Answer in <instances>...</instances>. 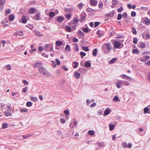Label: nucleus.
<instances>
[{"label": "nucleus", "instance_id": "0eeeda50", "mask_svg": "<svg viewBox=\"0 0 150 150\" xmlns=\"http://www.w3.org/2000/svg\"><path fill=\"white\" fill-rule=\"evenodd\" d=\"M142 21L146 25H149L150 24V20L146 17L144 18L143 19Z\"/></svg>", "mask_w": 150, "mask_h": 150}, {"label": "nucleus", "instance_id": "9b49d317", "mask_svg": "<svg viewBox=\"0 0 150 150\" xmlns=\"http://www.w3.org/2000/svg\"><path fill=\"white\" fill-rule=\"evenodd\" d=\"M14 34L16 36L19 35L20 36H23L24 35L23 32L22 30H20L19 31H17L15 32Z\"/></svg>", "mask_w": 150, "mask_h": 150}, {"label": "nucleus", "instance_id": "4c0bfd02", "mask_svg": "<svg viewBox=\"0 0 150 150\" xmlns=\"http://www.w3.org/2000/svg\"><path fill=\"white\" fill-rule=\"evenodd\" d=\"M115 127V126L112 124H110L109 125V128L110 131L112 130Z\"/></svg>", "mask_w": 150, "mask_h": 150}, {"label": "nucleus", "instance_id": "58836bf2", "mask_svg": "<svg viewBox=\"0 0 150 150\" xmlns=\"http://www.w3.org/2000/svg\"><path fill=\"white\" fill-rule=\"evenodd\" d=\"M77 7L80 10H81L82 8L83 7L82 3V2H80L79 3Z\"/></svg>", "mask_w": 150, "mask_h": 150}, {"label": "nucleus", "instance_id": "4be33fe9", "mask_svg": "<svg viewBox=\"0 0 150 150\" xmlns=\"http://www.w3.org/2000/svg\"><path fill=\"white\" fill-rule=\"evenodd\" d=\"M72 21L74 24L78 23L79 22V20L78 18V17H74L73 19V20Z\"/></svg>", "mask_w": 150, "mask_h": 150}, {"label": "nucleus", "instance_id": "c756f323", "mask_svg": "<svg viewBox=\"0 0 150 150\" xmlns=\"http://www.w3.org/2000/svg\"><path fill=\"white\" fill-rule=\"evenodd\" d=\"M88 133L89 135L92 136L95 134V132L93 130H90L88 131Z\"/></svg>", "mask_w": 150, "mask_h": 150}, {"label": "nucleus", "instance_id": "5701e85b", "mask_svg": "<svg viewBox=\"0 0 150 150\" xmlns=\"http://www.w3.org/2000/svg\"><path fill=\"white\" fill-rule=\"evenodd\" d=\"M11 112L8 110L6 111L5 112V115L7 117L11 116L12 115V114Z\"/></svg>", "mask_w": 150, "mask_h": 150}, {"label": "nucleus", "instance_id": "f8f14e48", "mask_svg": "<svg viewBox=\"0 0 150 150\" xmlns=\"http://www.w3.org/2000/svg\"><path fill=\"white\" fill-rule=\"evenodd\" d=\"M64 29L67 32H71V28L69 26L67 25L66 26Z\"/></svg>", "mask_w": 150, "mask_h": 150}, {"label": "nucleus", "instance_id": "b1692460", "mask_svg": "<svg viewBox=\"0 0 150 150\" xmlns=\"http://www.w3.org/2000/svg\"><path fill=\"white\" fill-rule=\"evenodd\" d=\"M139 47L141 48H143L145 47V44L144 42L139 43L138 44Z\"/></svg>", "mask_w": 150, "mask_h": 150}, {"label": "nucleus", "instance_id": "37998d69", "mask_svg": "<svg viewBox=\"0 0 150 150\" xmlns=\"http://www.w3.org/2000/svg\"><path fill=\"white\" fill-rule=\"evenodd\" d=\"M32 105V103L30 101L27 102L26 103V105L28 107H31Z\"/></svg>", "mask_w": 150, "mask_h": 150}, {"label": "nucleus", "instance_id": "680f3d73", "mask_svg": "<svg viewBox=\"0 0 150 150\" xmlns=\"http://www.w3.org/2000/svg\"><path fill=\"white\" fill-rule=\"evenodd\" d=\"M7 110H8L9 111H11V106L9 105H8L7 106V107L6 108Z\"/></svg>", "mask_w": 150, "mask_h": 150}, {"label": "nucleus", "instance_id": "423d86ee", "mask_svg": "<svg viewBox=\"0 0 150 150\" xmlns=\"http://www.w3.org/2000/svg\"><path fill=\"white\" fill-rule=\"evenodd\" d=\"M27 21L26 17L25 15H23L22 16V18L19 20V21L20 23H26L27 22Z\"/></svg>", "mask_w": 150, "mask_h": 150}, {"label": "nucleus", "instance_id": "c03bdc74", "mask_svg": "<svg viewBox=\"0 0 150 150\" xmlns=\"http://www.w3.org/2000/svg\"><path fill=\"white\" fill-rule=\"evenodd\" d=\"M80 54L81 56V58H83V57L85 56L86 55V53L83 52H80Z\"/></svg>", "mask_w": 150, "mask_h": 150}, {"label": "nucleus", "instance_id": "2eb2a0df", "mask_svg": "<svg viewBox=\"0 0 150 150\" xmlns=\"http://www.w3.org/2000/svg\"><path fill=\"white\" fill-rule=\"evenodd\" d=\"M122 78L124 79L128 80L129 81H131L132 80V79L128 76H122Z\"/></svg>", "mask_w": 150, "mask_h": 150}, {"label": "nucleus", "instance_id": "a19ab883", "mask_svg": "<svg viewBox=\"0 0 150 150\" xmlns=\"http://www.w3.org/2000/svg\"><path fill=\"white\" fill-rule=\"evenodd\" d=\"M80 16H81V20H80L81 21H83L86 18V16H83L82 15H81Z\"/></svg>", "mask_w": 150, "mask_h": 150}, {"label": "nucleus", "instance_id": "cd10ccee", "mask_svg": "<svg viewBox=\"0 0 150 150\" xmlns=\"http://www.w3.org/2000/svg\"><path fill=\"white\" fill-rule=\"evenodd\" d=\"M5 67L8 70H10L11 69V66L10 64H7L5 66Z\"/></svg>", "mask_w": 150, "mask_h": 150}, {"label": "nucleus", "instance_id": "774afa93", "mask_svg": "<svg viewBox=\"0 0 150 150\" xmlns=\"http://www.w3.org/2000/svg\"><path fill=\"white\" fill-rule=\"evenodd\" d=\"M98 6L99 8H102L103 6V3L101 1L99 2L98 4Z\"/></svg>", "mask_w": 150, "mask_h": 150}, {"label": "nucleus", "instance_id": "f257e3e1", "mask_svg": "<svg viewBox=\"0 0 150 150\" xmlns=\"http://www.w3.org/2000/svg\"><path fill=\"white\" fill-rule=\"evenodd\" d=\"M101 48L104 53L107 54L109 53L110 51L112 49V46L110 43H108L103 45Z\"/></svg>", "mask_w": 150, "mask_h": 150}, {"label": "nucleus", "instance_id": "a18cd8bd", "mask_svg": "<svg viewBox=\"0 0 150 150\" xmlns=\"http://www.w3.org/2000/svg\"><path fill=\"white\" fill-rule=\"evenodd\" d=\"M122 18V15L121 13H119L118 14L117 19L118 20H121Z\"/></svg>", "mask_w": 150, "mask_h": 150}, {"label": "nucleus", "instance_id": "7ed1b4c3", "mask_svg": "<svg viewBox=\"0 0 150 150\" xmlns=\"http://www.w3.org/2000/svg\"><path fill=\"white\" fill-rule=\"evenodd\" d=\"M38 70L42 74H48V72L42 66H40Z\"/></svg>", "mask_w": 150, "mask_h": 150}, {"label": "nucleus", "instance_id": "393cba45", "mask_svg": "<svg viewBox=\"0 0 150 150\" xmlns=\"http://www.w3.org/2000/svg\"><path fill=\"white\" fill-rule=\"evenodd\" d=\"M63 42L61 41H57L55 42V44L57 46H61L63 44Z\"/></svg>", "mask_w": 150, "mask_h": 150}, {"label": "nucleus", "instance_id": "ddd939ff", "mask_svg": "<svg viewBox=\"0 0 150 150\" xmlns=\"http://www.w3.org/2000/svg\"><path fill=\"white\" fill-rule=\"evenodd\" d=\"M64 20V18L62 16H59L57 19V21L59 23H62Z\"/></svg>", "mask_w": 150, "mask_h": 150}, {"label": "nucleus", "instance_id": "e433bc0d", "mask_svg": "<svg viewBox=\"0 0 150 150\" xmlns=\"http://www.w3.org/2000/svg\"><path fill=\"white\" fill-rule=\"evenodd\" d=\"M149 109L147 107L145 108L144 110V113L146 114L148 113L149 111Z\"/></svg>", "mask_w": 150, "mask_h": 150}, {"label": "nucleus", "instance_id": "bf43d9fd", "mask_svg": "<svg viewBox=\"0 0 150 150\" xmlns=\"http://www.w3.org/2000/svg\"><path fill=\"white\" fill-rule=\"evenodd\" d=\"M137 41H138V40L137 38H133V42L135 44H137Z\"/></svg>", "mask_w": 150, "mask_h": 150}, {"label": "nucleus", "instance_id": "1a4fd4ad", "mask_svg": "<svg viewBox=\"0 0 150 150\" xmlns=\"http://www.w3.org/2000/svg\"><path fill=\"white\" fill-rule=\"evenodd\" d=\"M90 4L93 6H96L97 4L98 1L96 0H90Z\"/></svg>", "mask_w": 150, "mask_h": 150}, {"label": "nucleus", "instance_id": "e2e57ef3", "mask_svg": "<svg viewBox=\"0 0 150 150\" xmlns=\"http://www.w3.org/2000/svg\"><path fill=\"white\" fill-rule=\"evenodd\" d=\"M123 7L122 6H120L119 8L117 9V11L118 12H121L123 10Z\"/></svg>", "mask_w": 150, "mask_h": 150}, {"label": "nucleus", "instance_id": "a211bd4d", "mask_svg": "<svg viewBox=\"0 0 150 150\" xmlns=\"http://www.w3.org/2000/svg\"><path fill=\"white\" fill-rule=\"evenodd\" d=\"M35 8H31L28 10V12L30 14H33L35 11Z\"/></svg>", "mask_w": 150, "mask_h": 150}, {"label": "nucleus", "instance_id": "f704fd0d", "mask_svg": "<svg viewBox=\"0 0 150 150\" xmlns=\"http://www.w3.org/2000/svg\"><path fill=\"white\" fill-rule=\"evenodd\" d=\"M84 66L86 67H91V63L88 62H86L85 63Z\"/></svg>", "mask_w": 150, "mask_h": 150}, {"label": "nucleus", "instance_id": "c9c22d12", "mask_svg": "<svg viewBox=\"0 0 150 150\" xmlns=\"http://www.w3.org/2000/svg\"><path fill=\"white\" fill-rule=\"evenodd\" d=\"M132 30V32L135 35L137 33V31L134 27H132L131 28Z\"/></svg>", "mask_w": 150, "mask_h": 150}, {"label": "nucleus", "instance_id": "13d9d810", "mask_svg": "<svg viewBox=\"0 0 150 150\" xmlns=\"http://www.w3.org/2000/svg\"><path fill=\"white\" fill-rule=\"evenodd\" d=\"M8 124L7 123L3 124L2 125V127L4 129H5L7 127Z\"/></svg>", "mask_w": 150, "mask_h": 150}, {"label": "nucleus", "instance_id": "bb28decb", "mask_svg": "<svg viewBox=\"0 0 150 150\" xmlns=\"http://www.w3.org/2000/svg\"><path fill=\"white\" fill-rule=\"evenodd\" d=\"M49 15L50 18H52L55 15V13L54 12H50Z\"/></svg>", "mask_w": 150, "mask_h": 150}, {"label": "nucleus", "instance_id": "8fccbe9b", "mask_svg": "<svg viewBox=\"0 0 150 150\" xmlns=\"http://www.w3.org/2000/svg\"><path fill=\"white\" fill-rule=\"evenodd\" d=\"M11 9H8L7 10H6L5 11V13L7 15L11 13Z\"/></svg>", "mask_w": 150, "mask_h": 150}, {"label": "nucleus", "instance_id": "9d476101", "mask_svg": "<svg viewBox=\"0 0 150 150\" xmlns=\"http://www.w3.org/2000/svg\"><path fill=\"white\" fill-rule=\"evenodd\" d=\"M115 13L114 11H112L109 13H107L105 15V17H112Z\"/></svg>", "mask_w": 150, "mask_h": 150}, {"label": "nucleus", "instance_id": "864d4df0", "mask_svg": "<svg viewBox=\"0 0 150 150\" xmlns=\"http://www.w3.org/2000/svg\"><path fill=\"white\" fill-rule=\"evenodd\" d=\"M132 52L134 54H138L139 53L138 51L136 49L133 50Z\"/></svg>", "mask_w": 150, "mask_h": 150}, {"label": "nucleus", "instance_id": "dca6fc26", "mask_svg": "<svg viewBox=\"0 0 150 150\" xmlns=\"http://www.w3.org/2000/svg\"><path fill=\"white\" fill-rule=\"evenodd\" d=\"M41 64L42 63L41 62H37L36 63H35L33 67L35 68H36L38 67V69H39V67L40 66H42Z\"/></svg>", "mask_w": 150, "mask_h": 150}, {"label": "nucleus", "instance_id": "49530a36", "mask_svg": "<svg viewBox=\"0 0 150 150\" xmlns=\"http://www.w3.org/2000/svg\"><path fill=\"white\" fill-rule=\"evenodd\" d=\"M75 46L74 47V50L76 51H79V48L78 45L77 44H74Z\"/></svg>", "mask_w": 150, "mask_h": 150}, {"label": "nucleus", "instance_id": "7c9ffc66", "mask_svg": "<svg viewBox=\"0 0 150 150\" xmlns=\"http://www.w3.org/2000/svg\"><path fill=\"white\" fill-rule=\"evenodd\" d=\"M26 26L28 27L30 29L32 30L33 28V24H28Z\"/></svg>", "mask_w": 150, "mask_h": 150}, {"label": "nucleus", "instance_id": "3c124183", "mask_svg": "<svg viewBox=\"0 0 150 150\" xmlns=\"http://www.w3.org/2000/svg\"><path fill=\"white\" fill-rule=\"evenodd\" d=\"M60 122L62 123H64L66 122V120L62 118H60Z\"/></svg>", "mask_w": 150, "mask_h": 150}, {"label": "nucleus", "instance_id": "ea45409f", "mask_svg": "<svg viewBox=\"0 0 150 150\" xmlns=\"http://www.w3.org/2000/svg\"><path fill=\"white\" fill-rule=\"evenodd\" d=\"M117 58H114L110 60V64H112L115 62L116 60L117 59Z\"/></svg>", "mask_w": 150, "mask_h": 150}, {"label": "nucleus", "instance_id": "a878e982", "mask_svg": "<svg viewBox=\"0 0 150 150\" xmlns=\"http://www.w3.org/2000/svg\"><path fill=\"white\" fill-rule=\"evenodd\" d=\"M98 52V50L97 48L93 50L92 54L93 56H96L97 54V53Z\"/></svg>", "mask_w": 150, "mask_h": 150}, {"label": "nucleus", "instance_id": "6e6552de", "mask_svg": "<svg viewBox=\"0 0 150 150\" xmlns=\"http://www.w3.org/2000/svg\"><path fill=\"white\" fill-rule=\"evenodd\" d=\"M120 1L117 0H112V6H111L112 8H113L114 7L117 5H119Z\"/></svg>", "mask_w": 150, "mask_h": 150}, {"label": "nucleus", "instance_id": "2f4dec72", "mask_svg": "<svg viewBox=\"0 0 150 150\" xmlns=\"http://www.w3.org/2000/svg\"><path fill=\"white\" fill-rule=\"evenodd\" d=\"M65 50H67L68 52H69L71 51L70 46L69 45H67L65 48Z\"/></svg>", "mask_w": 150, "mask_h": 150}, {"label": "nucleus", "instance_id": "39448f33", "mask_svg": "<svg viewBox=\"0 0 150 150\" xmlns=\"http://www.w3.org/2000/svg\"><path fill=\"white\" fill-rule=\"evenodd\" d=\"M121 43L119 41H115L114 42V47L117 49L119 48L121 46Z\"/></svg>", "mask_w": 150, "mask_h": 150}, {"label": "nucleus", "instance_id": "6e6d98bb", "mask_svg": "<svg viewBox=\"0 0 150 150\" xmlns=\"http://www.w3.org/2000/svg\"><path fill=\"white\" fill-rule=\"evenodd\" d=\"M65 17L67 18H70L71 17V14L69 13L66 14L65 15Z\"/></svg>", "mask_w": 150, "mask_h": 150}, {"label": "nucleus", "instance_id": "aec40b11", "mask_svg": "<svg viewBox=\"0 0 150 150\" xmlns=\"http://www.w3.org/2000/svg\"><path fill=\"white\" fill-rule=\"evenodd\" d=\"M4 4L5 2L4 1L0 3V11H1L3 10Z\"/></svg>", "mask_w": 150, "mask_h": 150}, {"label": "nucleus", "instance_id": "f3484780", "mask_svg": "<svg viewBox=\"0 0 150 150\" xmlns=\"http://www.w3.org/2000/svg\"><path fill=\"white\" fill-rule=\"evenodd\" d=\"M110 109L107 108L104 111L103 115H106L109 114L110 113Z\"/></svg>", "mask_w": 150, "mask_h": 150}, {"label": "nucleus", "instance_id": "79ce46f5", "mask_svg": "<svg viewBox=\"0 0 150 150\" xmlns=\"http://www.w3.org/2000/svg\"><path fill=\"white\" fill-rule=\"evenodd\" d=\"M28 111V110L27 109H21L20 110V112H26Z\"/></svg>", "mask_w": 150, "mask_h": 150}, {"label": "nucleus", "instance_id": "de8ad7c7", "mask_svg": "<svg viewBox=\"0 0 150 150\" xmlns=\"http://www.w3.org/2000/svg\"><path fill=\"white\" fill-rule=\"evenodd\" d=\"M83 30L85 33H88L90 32L88 28H84L83 29Z\"/></svg>", "mask_w": 150, "mask_h": 150}, {"label": "nucleus", "instance_id": "4468645a", "mask_svg": "<svg viewBox=\"0 0 150 150\" xmlns=\"http://www.w3.org/2000/svg\"><path fill=\"white\" fill-rule=\"evenodd\" d=\"M35 35L38 36H42V34L38 30H35L33 31Z\"/></svg>", "mask_w": 150, "mask_h": 150}, {"label": "nucleus", "instance_id": "6ab92c4d", "mask_svg": "<svg viewBox=\"0 0 150 150\" xmlns=\"http://www.w3.org/2000/svg\"><path fill=\"white\" fill-rule=\"evenodd\" d=\"M15 18V16L13 14H11L9 15V20L11 21H12Z\"/></svg>", "mask_w": 150, "mask_h": 150}, {"label": "nucleus", "instance_id": "c85d7f7f", "mask_svg": "<svg viewBox=\"0 0 150 150\" xmlns=\"http://www.w3.org/2000/svg\"><path fill=\"white\" fill-rule=\"evenodd\" d=\"M96 33L97 34L99 37L102 36L104 34L103 33H100V30H98L97 31Z\"/></svg>", "mask_w": 150, "mask_h": 150}, {"label": "nucleus", "instance_id": "72a5a7b5", "mask_svg": "<svg viewBox=\"0 0 150 150\" xmlns=\"http://www.w3.org/2000/svg\"><path fill=\"white\" fill-rule=\"evenodd\" d=\"M82 49L83 50L86 51L87 52L89 50V49H88V47H86V46H83L82 47Z\"/></svg>", "mask_w": 150, "mask_h": 150}, {"label": "nucleus", "instance_id": "0e129e2a", "mask_svg": "<svg viewBox=\"0 0 150 150\" xmlns=\"http://www.w3.org/2000/svg\"><path fill=\"white\" fill-rule=\"evenodd\" d=\"M122 146L124 148H126L127 147V144L125 142H122Z\"/></svg>", "mask_w": 150, "mask_h": 150}, {"label": "nucleus", "instance_id": "4d7b16f0", "mask_svg": "<svg viewBox=\"0 0 150 150\" xmlns=\"http://www.w3.org/2000/svg\"><path fill=\"white\" fill-rule=\"evenodd\" d=\"M136 15V13L135 11H133L131 12V16L132 17H134Z\"/></svg>", "mask_w": 150, "mask_h": 150}, {"label": "nucleus", "instance_id": "412c9836", "mask_svg": "<svg viewBox=\"0 0 150 150\" xmlns=\"http://www.w3.org/2000/svg\"><path fill=\"white\" fill-rule=\"evenodd\" d=\"M116 87L118 88H120L121 87L122 85V83L120 81H118L116 83Z\"/></svg>", "mask_w": 150, "mask_h": 150}, {"label": "nucleus", "instance_id": "69168bd1", "mask_svg": "<svg viewBox=\"0 0 150 150\" xmlns=\"http://www.w3.org/2000/svg\"><path fill=\"white\" fill-rule=\"evenodd\" d=\"M100 22H96L94 23V26L95 27H96L100 24Z\"/></svg>", "mask_w": 150, "mask_h": 150}, {"label": "nucleus", "instance_id": "09e8293b", "mask_svg": "<svg viewBox=\"0 0 150 150\" xmlns=\"http://www.w3.org/2000/svg\"><path fill=\"white\" fill-rule=\"evenodd\" d=\"M119 99L118 97L117 96H115L113 99V100L115 101H117Z\"/></svg>", "mask_w": 150, "mask_h": 150}, {"label": "nucleus", "instance_id": "603ef678", "mask_svg": "<svg viewBox=\"0 0 150 150\" xmlns=\"http://www.w3.org/2000/svg\"><path fill=\"white\" fill-rule=\"evenodd\" d=\"M30 99L34 101H35L37 100V98L35 97H31Z\"/></svg>", "mask_w": 150, "mask_h": 150}, {"label": "nucleus", "instance_id": "f03ea898", "mask_svg": "<svg viewBox=\"0 0 150 150\" xmlns=\"http://www.w3.org/2000/svg\"><path fill=\"white\" fill-rule=\"evenodd\" d=\"M43 47L44 48L45 51L52 52L53 51V45L52 43L49 44H45Z\"/></svg>", "mask_w": 150, "mask_h": 150}, {"label": "nucleus", "instance_id": "20e7f679", "mask_svg": "<svg viewBox=\"0 0 150 150\" xmlns=\"http://www.w3.org/2000/svg\"><path fill=\"white\" fill-rule=\"evenodd\" d=\"M40 13L38 12L36 14L35 16L33 18V19L37 20L39 21L42 19V18L40 17Z\"/></svg>", "mask_w": 150, "mask_h": 150}, {"label": "nucleus", "instance_id": "338daca9", "mask_svg": "<svg viewBox=\"0 0 150 150\" xmlns=\"http://www.w3.org/2000/svg\"><path fill=\"white\" fill-rule=\"evenodd\" d=\"M97 144L98 146H99L100 147H102L103 146V143H100L99 142H98L97 143Z\"/></svg>", "mask_w": 150, "mask_h": 150}, {"label": "nucleus", "instance_id": "052dcab7", "mask_svg": "<svg viewBox=\"0 0 150 150\" xmlns=\"http://www.w3.org/2000/svg\"><path fill=\"white\" fill-rule=\"evenodd\" d=\"M55 61L57 65H59L60 64V61L58 58H57L55 59Z\"/></svg>", "mask_w": 150, "mask_h": 150}, {"label": "nucleus", "instance_id": "473e14b6", "mask_svg": "<svg viewBox=\"0 0 150 150\" xmlns=\"http://www.w3.org/2000/svg\"><path fill=\"white\" fill-rule=\"evenodd\" d=\"M73 64H75L73 66V67L74 68H76L79 65V63L77 62H76L75 61H74L73 62Z\"/></svg>", "mask_w": 150, "mask_h": 150}, {"label": "nucleus", "instance_id": "5fc2aeb1", "mask_svg": "<svg viewBox=\"0 0 150 150\" xmlns=\"http://www.w3.org/2000/svg\"><path fill=\"white\" fill-rule=\"evenodd\" d=\"M123 17L124 18H125L127 17V15L126 12H124L122 15Z\"/></svg>", "mask_w": 150, "mask_h": 150}]
</instances>
